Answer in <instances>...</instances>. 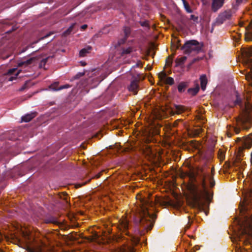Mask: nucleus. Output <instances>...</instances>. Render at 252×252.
<instances>
[{
    "instance_id": "nucleus-1",
    "label": "nucleus",
    "mask_w": 252,
    "mask_h": 252,
    "mask_svg": "<svg viewBox=\"0 0 252 252\" xmlns=\"http://www.w3.org/2000/svg\"><path fill=\"white\" fill-rule=\"evenodd\" d=\"M7 240L21 247L30 248L33 252H54L51 246L35 238L30 227L18 226L15 231L7 236Z\"/></svg>"
},
{
    "instance_id": "nucleus-2",
    "label": "nucleus",
    "mask_w": 252,
    "mask_h": 252,
    "mask_svg": "<svg viewBox=\"0 0 252 252\" xmlns=\"http://www.w3.org/2000/svg\"><path fill=\"white\" fill-rule=\"evenodd\" d=\"M252 207V190H250L244 193V199L240 205V213L243 218L239 222L240 230L236 240L245 245L252 241V210H249Z\"/></svg>"
},
{
    "instance_id": "nucleus-3",
    "label": "nucleus",
    "mask_w": 252,
    "mask_h": 252,
    "mask_svg": "<svg viewBox=\"0 0 252 252\" xmlns=\"http://www.w3.org/2000/svg\"><path fill=\"white\" fill-rule=\"evenodd\" d=\"M136 198L137 200H139V202L137 203L139 207L135 214V221L136 223H139L147 231L150 230L156 219L155 205L156 203H159V199L155 198V203H154L150 199L142 198L141 194L140 193L137 194Z\"/></svg>"
},
{
    "instance_id": "nucleus-4",
    "label": "nucleus",
    "mask_w": 252,
    "mask_h": 252,
    "mask_svg": "<svg viewBox=\"0 0 252 252\" xmlns=\"http://www.w3.org/2000/svg\"><path fill=\"white\" fill-rule=\"evenodd\" d=\"M128 221L126 216H123L119 221V224L117 226L120 231L127 236L125 238L122 236V241H125L123 246L120 249V252H136L135 249L133 246L137 245L139 242V239L138 236L129 235L127 232L128 229Z\"/></svg>"
},
{
    "instance_id": "nucleus-5",
    "label": "nucleus",
    "mask_w": 252,
    "mask_h": 252,
    "mask_svg": "<svg viewBox=\"0 0 252 252\" xmlns=\"http://www.w3.org/2000/svg\"><path fill=\"white\" fill-rule=\"evenodd\" d=\"M209 181L211 187H213L215 182L212 176L210 174L204 175L202 177L201 189H198L195 185H192L190 187L191 192L192 194V206L193 207H200L202 206L201 199L203 197L208 195L206 189V180Z\"/></svg>"
},
{
    "instance_id": "nucleus-6",
    "label": "nucleus",
    "mask_w": 252,
    "mask_h": 252,
    "mask_svg": "<svg viewBox=\"0 0 252 252\" xmlns=\"http://www.w3.org/2000/svg\"><path fill=\"white\" fill-rule=\"evenodd\" d=\"M252 106L250 102H248L245 103V118H239L237 122L239 123H241L243 125L245 123H249L251 121L252 116L251 112L252 111Z\"/></svg>"
},
{
    "instance_id": "nucleus-7",
    "label": "nucleus",
    "mask_w": 252,
    "mask_h": 252,
    "mask_svg": "<svg viewBox=\"0 0 252 252\" xmlns=\"http://www.w3.org/2000/svg\"><path fill=\"white\" fill-rule=\"evenodd\" d=\"M182 48L186 53H189L192 51L198 50V42L195 40L187 41Z\"/></svg>"
},
{
    "instance_id": "nucleus-8",
    "label": "nucleus",
    "mask_w": 252,
    "mask_h": 252,
    "mask_svg": "<svg viewBox=\"0 0 252 252\" xmlns=\"http://www.w3.org/2000/svg\"><path fill=\"white\" fill-rule=\"evenodd\" d=\"M20 72L21 70H18L17 68H14L10 69L6 74V75L7 76V79L9 81H12L16 79Z\"/></svg>"
},
{
    "instance_id": "nucleus-9",
    "label": "nucleus",
    "mask_w": 252,
    "mask_h": 252,
    "mask_svg": "<svg viewBox=\"0 0 252 252\" xmlns=\"http://www.w3.org/2000/svg\"><path fill=\"white\" fill-rule=\"evenodd\" d=\"M46 223H52L55 225H58L62 229H65L67 226L65 225L63 222L57 219L54 217H50L45 220Z\"/></svg>"
},
{
    "instance_id": "nucleus-10",
    "label": "nucleus",
    "mask_w": 252,
    "mask_h": 252,
    "mask_svg": "<svg viewBox=\"0 0 252 252\" xmlns=\"http://www.w3.org/2000/svg\"><path fill=\"white\" fill-rule=\"evenodd\" d=\"M224 0H212V9L216 12L223 5Z\"/></svg>"
},
{
    "instance_id": "nucleus-11",
    "label": "nucleus",
    "mask_w": 252,
    "mask_h": 252,
    "mask_svg": "<svg viewBox=\"0 0 252 252\" xmlns=\"http://www.w3.org/2000/svg\"><path fill=\"white\" fill-rule=\"evenodd\" d=\"M39 59V58H37V57L31 58L30 59L27 60L26 61L21 62L18 63V66H19V67L25 66H25H28L32 63H35V62L36 60H38Z\"/></svg>"
},
{
    "instance_id": "nucleus-12",
    "label": "nucleus",
    "mask_w": 252,
    "mask_h": 252,
    "mask_svg": "<svg viewBox=\"0 0 252 252\" xmlns=\"http://www.w3.org/2000/svg\"><path fill=\"white\" fill-rule=\"evenodd\" d=\"M188 110V108L183 105H176L173 108L172 111L176 114H180Z\"/></svg>"
},
{
    "instance_id": "nucleus-13",
    "label": "nucleus",
    "mask_w": 252,
    "mask_h": 252,
    "mask_svg": "<svg viewBox=\"0 0 252 252\" xmlns=\"http://www.w3.org/2000/svg\"><path fill=\"white\" fill-rule=\"evenodd\" d=\"M135 51H136V47L134 45L124 48L122 49L121 55L124 56L127 54H129Z\"/></svg>"
},
{
    "instance_id": "nucleus-14",
    "label": "nucleus",
    "mask_w": 252,
    "mask_h": 252,
    "mask_svg": "<svg viewBox=\"0 0 252 252\" xmlns=\"http://www.w3.org/2000/svg\"><path fill=\"white\" fill-rule=\"evenodd\" d=\"M138 88V81H133L131 82L130 86L128 87L129 91L133 93L134 94H137Z\"/></svg>"
},
{
    "instance_id": "nucleus-15",
    "label": "nucleus",
    "mask_w": 252,
    "mask_h": 252,
    "mask_svg": "<svg viewBox=\"0 0 252 252\" xmlns=\"http://www.w3.org/2000/svg\"><path fill=\"white\" fill-rule=\"evenodd\" d=\"M59 83L56 82L53 83L50 86V89L54 91H58L63 89H66L70 87L69 85H65L58 87Z\"/></svg>"
},
{
    "instance_id": "nucleus-16",
    "label": "nucleus",
    "mask_w": 252,
    "mask_h": 252,
    "mask_svg": "<svg viewBox=\"0 0 252 252\" xmlns=\"http://www.w3.org/2000/svg\"><path fill=\"white\" fill-rule=\"evenodd\" d=\"M201 88L203 91L205 90L207 84V79L205 75H202L200 77Z\"/></svg>"
},
{
    "instance_id": "nucleus-17",
    "label": "nucleus",
    "mask_w": 252,
    "mask_h": 252,
    "mask_svg": "<svg viewBox=\"0 0 252 252\" xmlns=\"http://www.w3.org/2000/svg\"><path fill=\"white\" fill-rule=\"evenodd\" d=\"M161 115L157 111L154 110L152 114L150 116V120L153 119H160L161 118Z\"/></svg>"
},
{
    "instance_id": "nucleus-18",
    "label": "nucleus",
    "mask_w": 252,
    "mask_h": 252,
    "mask_svg": "<svg viewBox=\"0 0 252 252\" xmlns=\"http://www.w3.org/2000/svg\"><path fill=\"white\" fill-rule=\"evenodd\" d=\"M35 114L34 113L27 114L22 118V120L23 122H28L35 117Z\"/></svg>"
},
{
    "instance_id": "nucleus-19",
    "label": "nucleus",
    "mask_w": 252,
    "mask_h": 252,
    "mask_svg": "<svg viewBox=\"0 0 252 252\" xmlns=\"http://www.w3.org/2000/svg\"><path fill=\"white\" fill-rule=\"evenodd\" d=\"M250 31L249 33H247L245 35V39L246 40H252V21L250 23Z\"/></svg>"
},
{
    "instance_id": "nucleus-20",
    "label": "nucleus",
    "mask_w": 252,
    "mask_h": 252,
    "mask_svg": "<svg viewBox=\"0 0 252 252\" xmlns=\"http://www.w3.org/2000/svg\"><path fill=\"white\" fill-rule=\"evenodd\" d=\"M252 146V140L250 138L247 139L244 143V147L246 149H250Z\"/></svg>"
},
{
    "instance_id": "nucleus-21",
    "label": "nucleus",
    "mask_w": 252,
    "mask_h": 252,
    "mask_svg": "<svg viewBox=\"0 0 252 252\" xmlns=\"http://www.w3.org/2000/svg\"><path fill=\"white\" fill-rule=\"evenodd\" d=\"M99 237V235L98 234L97 232H95L94 234H93L92 235L89 236L88 237V239L90 241H95L97 242V239Z\"/></svg>"
},
{
    "instance_id": "nucleus-22",
    "label": "nucleus",
    "mask_w": 252,
    "mask_h": 252,
    "mask_svg": "<svg viewBox=\"0 0 252 252\" xmlns=\"http://www.w3.org/2000/svg\"><path fill=\"white\" fill-rule=\"evenodd\" d=\"M91 50V47H89L87 48L82 49L79 52V55L81 57H84L86 53H89Z\"/></svg>"
},
{
    "instance_id": "nucleus-23",
    "label": "nucleus",
    "mask_w": 252,
    "mask_h": 252,
    "mask_svg": "<svg viewBox=\"0 0 252 252\" xmlns=\"http://www.w3.org/2000/svg\"><path fill=\"white\" fill-rule=\"evenodd\" d=\"M199 90V87L198 85L197 84V86L195 88H190V89H189L188 91L189 93H191L192 94L195 95L198 93Z\"/></svg>"
},
{
    "instance_id": "nucleus-24",
    "label": "nucleus",
    "mask_w": 252,
    "mask_h": 252,
    "mask_svg": "<svg viewBox=\"0 0 252 252\" xmlns=\"http://www.w3.org/2000/svg\"><path fill=\"white\" fill-rule=\"evenodd\" d=\"M186 60V57H182L181 58H177L176 60V62L178 65H181L183 64L185 62Z\"/></svg>"
},
{
    "instance_id": "nucleus-25",
    "label": "nucleus",
    "mask_w": 252,
    "mask_h": 252,
    "mask_svg": "<svg viewBox=\"0 0 252 252\" xmlns=\"http://www.w3.org/2000/svg\"><path fill=\"white\" fill-rule=\"evenodd\" d=\"M144 153L145 155L151 156H153V153L151 147L149 146H146L145 149L144 150Z\"/></svg>"
},
{
    "instance_id": "nucleus-26",
    "label": "nucleus",
    "mask_w": 252,
    "mask_h": 252,
    "mask_svg": "<svg viewBox=\"0 0 252 252\" xmlns=\"http://www.w3.org/2000/svg\"><path fill=\"white\" fill-rule=\"evenodd\" d=\"M184 7L186 11L188 13H191L192 12L191 9L190 8L189 5V3L185 0H182Z\"/></svg>"
},
{
    "instance_id": "nucleus-27",
    "label": "nucleus",
    "mask_w": 252,
    "mask_h": 252,
    "mask_svg": "<svg viewBox=\"0 0 252 252\" xmlns=\"http://www.w3.org/2000/svg\"><path fill=\"white\" fill-rule=\"evenodd\" d=\"M158 78L160 81L163 82L165 80L166 78V73L162 71L160 73L158 74Z\"/></svg>"
},
{
    "instance_id": "nucleus-28",
    "label": "nucleus",
    "mask_w": 252,
    "mask_h": 252,
    "mask_svg": "<svg viewBox=\"0 0 252 252\" xmlns=\"http://www.w3.org/2000/svg\"><path fill=\"white\" fill-rule=\"evenodd\" d=\"M245 78L248 81H252V69H251L250 72L245 75Z\"/></svg>"
},
{
    "instance_id": "nucleus-29",
    "label": "nucleus",
    "mask_w": 252,
    "mask_h": 252,
    "mask_svg": "<svg viewBox=\"0 0 252 252\" xmlns=\"http://www.w3.org/2000/svg\"><path fill=\"white\" fill-rule=\"evenodd\" d=\"M174 79L170 77H166L165 80L163 81L166 84L172 85L174 83Z\"/></svg>"
},
{
    "instance_id": "nucleus-30",
    "label": "nucleus",
    "mask_w": 252,
    "mask_h": 252,
    "mask_svg": "<svg viewBox=\"0 0 252 252\" xmlns=\"http://www.w3.org/2000/svg\"><path fill=\"white\" fill-rule=\"evenodd\" d=\"M186 88V85L184 83H180L178 87V90L179 92H184Z\"/></svg>"
},
{
    "instance_id": "nucleus-31",
    "label": "nucleus",
    "mask_w": 252,
    "mask_h": 252,
    "mask_svg": "<svg viewBox=\"0 0 252 252\" xmlns=\"http://www.w3.org/2000/svg\"><path fill=\"white\" fill-rule=\"evenodd\" d=\"M125 34V39L129 35L130 33V29L129 27H126L124 29Z\"/></svg>"
},
{
    "instance_id": "nucleus-32",
    "label": "nucleus",
    "mask_w": 252,
    "mask_h": 252,
    "mask_svg": "<svg viewBox=\"0 0 252 252\" xmlns=\"http://www.w3.org/2000/svg\"><path fill=\"white\" fill-rule=\"evenodd\" d=\"M202 131V128L198 127L193 130V134L194 136H197L199 135Z\"/></svg>"
},
{
    "instance_id": "nucleus-33",
    "label": "nucleus",
    "mask_w": 252,
    "mask_h": 252,
    "mask_svg": "<svg viewBox=\"0 0 252 252\" xmlns=\"http://www.w3.org/2000/svg\"><path fill=\"white\" fill-rule=\"evenodd\" d=\"M172 60H173L172 58L171 57H169L166 59L165 66H171L172 64Z\"/></svg>"
},
{
    "instance_id": "nucleus-34",
    "label": "nucleus",
    "mask_w": 252,
    "mask_h": 252,
    "mask_svg": "<svg viewBox=\"0 0 252 252\" xmlns=\"http://www.w3.org/2000/svg\"><path fill=\"white\" fill-rule=\"evenodd\" d=\"M190 174L189 173H188V172H182L180 174V176L181 178H185V177H187V176H189V177H190Z\"/></svg>"
},
{
    "instance_id": "nucleus-35",
    "label": "nucleus",
    "mask_w": 252,
    "mask_h": 252,
    "mask_svg": "<svg viewBox=\"0 0 252 252\" xmlns=\"http://www.w3.org/2000/svg\"><path fill=\"white\" fill-rule=\"evenodd\" d=\"M47 59H48L47 58H43L42 59V60L41 61V62H40V67H42L44 66V65L45 64V63L47 62Z\"/></svg>"
},
{
    "instance_id": "nucleus-36",
    "label": "nucleus",
    "mask_w": 252,
    "mask_h": 252,
    "mask_svg": "<svg viewBox=\"0 0 252 252\" xmlns=\"http://www.w3.org/2000/svg\"><path fill=\"white\" fill-rule=\"evenodd\" d=\"M74 25H72L70 26L64 32V35H66L67 34H69L72 31V28L73 27Z\"/></svg>"
},
{
    "instance_id": "nucleus-37",
    "label": "nucleus",
    "mask_w": 252,
    "mask_h": 252,
    "mask_svg": "<svg viewBox=\"0 0 252 252\" xmlns=\"http://www.w3.org/2000/svg\"><path fill=\"white\" fill-rule=\"evenodd\" d=\"M237 252H249L243 248H240L239 249L237 250Z\"/></svg>"
},
{
    "instance_id": "nucleus-38",
    "label": "nucleus",
    "mask_w": 252,
    "mask_h": 252,
    "mask_svg": "<svg viewBox=\"0 0 252 252\" xmlns=\"http://www.w3.org/2000/svg\"><path fill=\"white\" fill-rule=\"evenodd\" d=\"M136 66L137 67H142V66H143L142 63L141 62H140V61L138 62L137 64H136Z\"/></svg>"
},
{
    "instance_id": "nucleus-39",
    "label": "nucleus",
    "mask_w": 252,
    "mask_h": 252,
    "mask_svg": "<svg viewBox=\"0 0 252 252\" xmlns=\"http://www.w3.org/2000/svg\"><path fill=\"white\" fill-rule=\"evenodd\" d=\"M248 54L250 56H252V48H250L248 50Z\"/></svg>"
},
{
    "instance_id": "nucleus-40",
    "label": "nucleus",
    "mask_w": 252,
    "mask_h": 252,
    "mask_svg": "<svg viewBox=\"0 0 252 252\" xmlns=\"http://www.w3.org/2000/svg\"><path fill=\"white\" fill-rule=\"evenodd\" d=\"M240 99L238 98H237L235 102V105L238 104L240 103Z\"/></svg>"
},
{
    "instance_id": "nucleus-41",
    "label": "nucleus",
    "mask_w": 252,
    "mask_h": 252,
    "mask_svg": "<svg viewBox=\"0 0 252 252\" xmlns=\"http://www.w3.org/2000/svg\"><path fill=\"white\" fill-rule=\"evenodd\" d=\"M87 26L86 25H84L81 27V28L83 30H85L87 28Z\"/></svg>"
},
{
    "instance_id": "nucleus-42",
    "label": "nucleus",
    "mask_w": 252,
    "mask_h": 252,
    "mask_svg": "<svg viewBox=\"0 0 252 252\" xmlns=\"http://www.w3.org/2000/svg\"><path fill=\"white\" fill-rule=\"evenodd\" d=\"M141 25L142 26H147V23L146 22H143L141 24Z\"/></svg>"
},
{
    "instance_id": "nucleus-43",
    "label": "nucleus",
    "mask_w": 252,
    "mask_h": 252,
    "mask_svg": "<svg viewBox=\"0 0 252 252\" xmlns=\"http://www.w3.org/2000/svg\"><path fill=\"white\" fill-rule=\"evenodd\" d=\"M236 1L237 3L239 4L243 1V0H236Z\"/></svg>"
},
{
    "instance_id": "nucleus-44",
    "label": "nucleus",
    "mask_w": 252,
    "mask_h": 252,
    "mask_svg": "<svg viewBox=\"0 0 252 252\" xmlns=\"http://www.w3.org/2000/svg\"><path fill=\"white\" fill-rule=\"evenodd\" d=\"M51 33H49V34H46L45 36H44L43 37H42L41 38V39H43L44 38H46V37H47L48 36H49L50 35Z\"/></svg>"
},
{
    "instance_id": "nucleus-45",
    "label": "nucleus",
    "mask_w": 252,
    "mask_h": 252,
    "mask_svg": "<svg viewBox=\"0 0 252 252\" xmlns=\"http://www.w3.org/2000/svg\"><path fill=\"white\" fill-rule=\"evenodd\" d=\"M197 249H198V248H197V246H196V247H195L193 248V251H195V250H197Z\"/></svg>"
},
{
    "instance_id": "nucleus-46",
    "label": "nucleus",
    "mask_w": 252,
    "mask_h": 252,
    "mask_svg": "<svg viewBox=\"0 0 252 252\" xmlns=\"http://www.w3.org/2000/svg\"><path fill=\"white\" fill-rule=\"evenodd\" d=\"M82 65L83 66H84V65H86V63H82Z\"/></svg>"
},
{
    "instance_id": "nucleus-47",
    "label": "nucleus",
    "mask_w": 252,
    "mask_h": 252,
    "mask_svg": "<svg viewBox=\"0 0 252 252\" xmlns=\"http://www.w3.org/2000/svg\"><path fill=\"white\" fill-rule=\"evenodd\" d=\"M0 252H4L3 251V250H0Z\"/></svg>"
},
{
    "instance_id": "nucleus-48",
    "label": "nucleus",
    "mask_w": 252,
    "mask_h": 252,
    "mask_svg": "<svg viewBox=\"0 0 252 252\" xmlns=\"http://www.w3.org/2000/svg\"><path fill=\"white\" fill-rule=\"evenodd\" d=\"M77 187H80V186L79 185H77Z\"/></svg>"
},
{
    "instance_id": "nucleus-49",
    "label": "nucleus",
    "mask_w": 252,
    "mask_h": 252,
    "mask_svg": "<svg viewBox=\"0 0 252 252\" xmlns=\"http://www.w3.org/2000/svg\"><path fill=\"white\" fill-rule=\"evenodd\" d=\"M99 177H100V175H98V176H97V178H99Z\"/></svg>"
}]
</instances>
